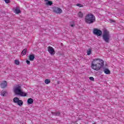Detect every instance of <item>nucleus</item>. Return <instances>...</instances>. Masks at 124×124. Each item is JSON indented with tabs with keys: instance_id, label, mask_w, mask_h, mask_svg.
Segmentation results:
<instances>
[{
	"instance_id": "obj_1",
	"label": "nucleus",
	"mask_w": 124,
	"mask_h": 124,
	"mask_svg": "<svg viewBox=\"0 0 124 124\" xmlns=\"http://www.w3.org/2000/svg\"><path fill=\"white\" fill-rule=\"evenodd\" d=\"M104 66V61L100 59H94L92 63L91 67L94 70H99Z\"/></svg>"
},
{
	"instance_id": "obj_2",
	"label": "nucleus",
	"mask_w": 124,
	"mask_h": 124,
	"mask_svg": "<svg viewBox=\"0 0 124 124\" xmlns=\"http://www.w3.org/2000/svg\"><path fill=\"white\" fill-rule=\"evenodd\" d=\"M85 22L86 24H93L95 22V16L93 14H89L85 16Z\"/></svg>"
},
{
	"instance_id": "obj_3",
	"label": "nucleus",
	"mask_w": 124,
	"mask_h": 124,
	"mask_svg": "<svg viewBox=\"0 0 124 124\" xmlns=\"http://www.w3.org/2000/svg\"><path fill=\"white\" fill-rule=\"evenodd\" d=\"M14 93L17 95L20 96H27V93L22 91V87L19 85H17L14 89Z\"/></svg>"
},
{
	"instance_id": "obj_4",
	"label": "nucleus",
	"mask_w": 124,
	"mask_h": 124,
	"mask_svg": "<svg viewBox=\"0 0 124 124\" xmlns=\"http://www.w3.org/2000/svg\"><path fill=\"white\" fill-rule=\"evenodd\" d=\"M103 39L104 41L106 42V43H109L110 42V32L107 30H105L103 31L102 35Z\"/></svg>"
},
{
	"instance_id": "obj_5",
	"label": "nucleus",
	"mask_w": 124,
	"mask_h": 124,
	"mask_svg": "<svg viewBox=\"0 0 124 124\" xmlns=\"http://www.w3.org/2000/svg\"><path fill=\"white\" fill-rule=\"evenodd\" d=\"M93 33L94 35H97V36H101L102 35V31L99 29L94 28L93 30Z\"/></svg>"
},
{
	"instance_id": "obj_6",
	"label": "nucleus",
	"mask_w": 124,
	"mask_h": 124,
	"mask_svg": "<svg viewBox=\"0 0 124 124\" xmlns=\"http://www.w3.org/2000/svg\"><path fill=\"white\" fill-rule=\"evenodd\" d=\"M52 10L54 13H56L57 14H61L62 12V10L61 8L57 7H52Z\"/></svg>"
},
{
	"instance_id": "obj_7",
	"label": "nucleus",
	"mask_w": 124,
	"mask_h": 124,
	"mask_svg": "<svg viewBox=\"0 0 124 124\" xmlns=\"http://www.w3.org/2000/svg\"><path fill=\"white\" fill-rule=\"evenodd\" d=\"M47 49L50 55H51L52 56H53V55H55V49H54V48L49 46L48 47Z\"/></svg>"
},
{
	"instance_id": "obj_8",
	"label": "nucleus",
	"mask_w": 124,
	"mask_h": 124,
	"mask_svg": "<svg viewBox=\"0 0 124 124\" xmlns=\"http://www.w3.org/2000/svg\"><path fill=\"white\" fill-rule=\"evenodd\" d=\"M0 86L2 89H4V88H6L7 86V82L6 81L4 80L2 83H1Z\"/></svg>"
},
{
	"instance_id": "obj_9",
	"label": "nucleus",
	"mask_w": 124,
	"mask_h": 124,
	"mask_svg": "<svg viewBox=\"0 0 124 124\" xmlns=\"http://www.w3.org/2000/svg\"><path fill=\"white\" fill-rule=\"evenodd\" d=\"M51 114L53 116H56V117H60V116H61V112L60 111L51 112Z\"/></svg>"
},
{
	"instance_id": "obj_10",
	"label": "nucleus",
	"mask_w": 124,
	"mask_h": 124,
	"mask_svg": "<svg viewBox=\"0 0 124 124\" xmlns=\"http://www.w3.org/2000/svg\"><path fill=\"white\" fill-rule=\"evenodd\" d=\"M0 94L2 96H6V95H7V92H6V91L2 90L0 92Z\"/></svg>"
},
{
	"instance_id": "obj_11",
	"label": "nucleus",
	"mask_w": 124,
	"mask_h": 124,
	"mask_svg": "<svg viewBox=\"0 0 124 124\" xmlns=\"http://www.w3.org/2000/svg\"><path fill=\"white\" fill-rule=\"evenodd\" d=\"M104 72L105 74H110L111 73L110 70L108 68H104Z\"/></svg>"
},
{
	"instance_id": "obj_12",
	"label": "nucleus",
	"mask_w": 124,
	"mask_h": 124,
	"mask_svg": "<svg viewBox=\"0 0 124 124\" xmlns=\"http://www.w3.org/2000/svg\"><path fill=\"white\" fill-rule=\"evenodd\" d=\"M27 103L28 104H32L33 103V100L32 98H29L27 100Z\"/></svg>"
},
{
	"instance_id": "obj_13",
	"label": "nucleus",
	"mask_w": 124,
	"mask_h": 124,
	"mask_svg": "<svg viewBox=\"0 0 124 124\" xmlns=\"http://www.w3.org/2000/svg\"><path fill=\"white\" fill-rule=\"evenodd\" d=\"M14 12L16 14H20V13H21V10L16 8L15 9Z\"/></svg>"
},
{
	"instance_id": "obj_14",
	"label": "nucleus",
	"mask_w": 124,
	"mask_h": 124,
	"mask_svg": "<svg viewBox=\"0 0 124 124\" xmlns=\"http://www.w3.org/2000/svg\"><path fill=\"white\" fill-rule=\"evenodd\" d=\"M34 58H35V57H34V54H31V55H29L30 61H33V60H34Z\"/></svg>"
},
{
	"instance_id": "obj_15",
	"label": "nucleus",
	"mask_w": 124,
	"mask_h": 124,
	"mask_svg": "<svg viewBox=\"0 0 124 124\" xmlns=\"http://www.w3.org/2000/svg\"><path fill=\"white\" fill-rule=\"evenodd\" d=\"M78 16L79 17V18H83L84 16V14H83V12L80 11L78 13Z\"/></svg>"
},
{
	"instance_id": "obj_16",
	"label": "nucleus",
	"mask_w": 124,
	"mask_h": 124,
	"mask_svg": "<svg viewBox=\"0 0 124 124\" xmlns=\"http://www.w3.org/2000/svg\"><path fill=\"white\" fill-rule=\"evenodd\" d=\"M27 51H28V49L27 48L23 49L21 52V55H22V56H25V55L27 54Z\"/></svg>"
},
{
	"instance_id": "obj_17",
	"label": "nucleus",
	"mask_w": 124,
	"mask_h": 124,
	"mask_svg": "<svg viewBox=\"0 0 124 124\" xmlns=\"http://www.w3.org/2000/svg\"><path fill=\"white\" fill-rule=\"evenodd\" d=\"M19 100H20L19 99V98L16 97H15L14 99H13V101L14 102V103H17L19 101Z\"/></svg>"
},
{
	"instance_id": "obj_18",
	"label": "nucleus",
	"mask_w": 124,
	"mask_h": 124,
	"mask_svg": "<svg viewBox=\"0 0 124 124\" xmlns=\"http://www.w3.org/2000/svg\"><path fill=\"white\" fill-rule=\"evenodd\" d=\"M17 103V105H18V106H22L24 103L23 102V101L19 100L18 101V102Z\"/></svg>"
},
{
	"instance_id": "obj_19",
	"label": "nucleus",
	"mask_w": 124,
	"mask_h": 124,
	"mask_svg": "<svg viewBox=\"0 0 124 124\" xmlns=\"http://www.w3.org/2000/svg\"><path fill=\"white\" fill-rule=\"evenodd\" d=\"M47 0V2H46V5H52V4H53V2H52V1H49L48 0Z\"/></svg>"
},
{
	"instance_id": "obj_20",
	"label": "nucleus",
	"mask_w": 124,
	"mask_h": 124,
	"mask_svg": "<svg viewBox=\"0 0 124 124\" xmlns=\"http://www.w3.org/2000/svg\"><path fill=\"white\" fill-rule=\"evenodd\" d=\"M45 83L48 85V84H50V83H51V81H50V79H46L45 80Z\"/></svg>"
},
{
	"instance_id": "obj_21",
	"label": "nucleus",
	"mask_w": 124,
	"mask_h": 124,
	"mask_svg": "<svg viewBox=\"0 0 124 124\" xmlns=\"http://www.w3.org/2000/svg\"><path fill=\"white\" fill-rule=\"evenodd\" d=\"M70 26L72 27V28H74L75 27V24H74V21H72L70 23Z\"/></svg>"
},
{
	"instance_id": "obj_22",
	"label": "nucleus",
	"mask_w": 124,
	"mask_h": 124,
	"mask_svg": "<svg viewBox=\"0 0 124 124\" xmlns=\"http://www.w3.org/2000/svg\"><path fill=\"white\" fill-rule=\"evenodd\" d=\"M91 53H92V49L91 48L88 49V50H87L88 56H90V55H91Z\"/></svg>"
},
{
	"instance_id": "obj_23",
	"label": "nucleus",
	"mask_w": 124,
	"mask_h": 124,
	"mask_svg": "<svg viewBox=\"0 0 124 124\" xmlns=\"http://www.w3.org/2000/svg\"><path fill=\"white\" fill-rule=\"evenodd\" d=\"M15 64H16V65H19L20 64V62H19V60H16L15 61Z\"/></svg>"
},
{
	"instance_id": "obj_24",
	"label": "nucleus",
	"mask_w": 124,
	"mask_h": 124,
	"mask_svg": "<svg viewBox=\"0 0 124 124\" xmlns=\"http://www.w3.org/2000/svg\"><path fill=\"white\" fill-rule=\"evenodd\" d=\"M77 6H78L79 7H83V5H82L81 4L78 3L77 4Z\"/></svg>"
},
{
	"instance_id": "obj_25",
	"label": "nucleus",
	"mask_w": 124,
	"mask_h": 124,
	"mask_svg": "<svg viewBox=\"0 0 124 124\" xmlns=\"http://www.w3.org/2000/svg\"><path fill=\"white\" fill-rule=\"evenodd\" d=\"M6 3H10V0H4Z\"/></svg>"
},
{
	"instance_id": "obj_26",
	"label": "nucleus",
	"mask_w": 124,
	"mask_h": 124,
	"mask_svg": "<svg viewBox=\"0 0 124 124\" xmlns=\"http://www.w3.org/2000/svg\"><path fill=\"white\" fill-rule=\"evenodd\" d=\"M90 80H91V81H94V78L93 77H91L89 78Z\"/></svg>"
},
{
	"instance_id": "obj_27",
	"label": "nucleus",
	"mask_w": 124,
	"mask_h": 124,
	"mask_svg": "<svg viewBox=\"0 0 124 124\" xmlns=\"http://www.w3.org/2000/svg\"><path fill=\"white\" fill-rule=\"evenodd\" d=\"M26 63H27V64H28V65H30V64H31V62L29 60H26Z\"/></svg>"
},
{
	"instance_id": "obj_28",
	"label": "nucleus",
	"mask_w": 124,
	"mask_h": 124,
	"mask_svg": "<svg viewBox=\"0 0 124 124\" xmlns=\"http://www.w3.org/2000/svg\"><path fill=\"white\" fill-rule=\"evenodd\" d=\"M109 23H115V20L112 19H109Z\"/></svg>"
},
{
	"instance_id": "obj_29",
	"label": "nucleus",
	"mask_w": 124,
	"mask_h": 124,
	"mask_svg": "<svg viewBox=\"0 0 124 124\" xmlns=\"http://www.w3.org/2000/svg\"><path fill=\"white\" fill-rule=\"evenodd\" d=\"M93 124H96V123H93Z\"/></svg>"
}]
</instances>
